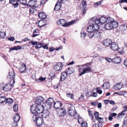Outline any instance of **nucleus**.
Returning a JSON list of instances; mask_svg holds the SVG:
<instances>
[{"label":"nucleus","mask_w":127,"mask_h":127,"mask_svg":"<svg viewBox=\"0 0 127 127\" xmlns=\"http://www.w3.org/2000/svg\"><path fill=\"white\" fill-rule=\"evenodd\" d=\"M97 120L99 123H102L103 121V119L100 117H98V118H97Z\"/></svg>","instance_id":"obj_44"},{"label":"nucleus","mask_w":127,"mask_h":127,"mask_svg":"<svg viewBox=\"0 0 127 127\" xmlns=\"http://www.w3.org/2000/svg\"><path fill=\"white\" fill-rule=\"evenodd\" d=\"M124 64L125 66L127 67V60H126L124 61Z\"/></svg>","instance_id":"obj_64"},{"label":"nucleus","mask_w":127,"mask_h":127,"mask_svg":"<svg viewBox=\"0 0 127 127\" xmlns=\"http://www.w3.org/2000/svg\"><path fill=\"white\" fill-rule=\"evenodd\" d=\"M120 48H119L118 49V50H117V51H119V53L121 54H124V52L123 51H120Z\"/></svg>","instance_id":"obj_61"},{"label":"nucleus","mask_w":127,"mask_h":127,"mask_svg":"<svg viewBox=\"0 0 127 127\" xmlns=\"http://www.w3.org/2000/svg\"><path fill=\"white\" fill-rule=\"evenodd\" d=\"M37 1L36 0H32L30 1L26 5H27L30 7H33L36 4Z\"/></svg>","instance_id":"obj_16"},{"label":"nucleus","mask_w":127,"mask_h":127,"mask_svg":"<svg viewBox=\"0 0 127 127\" xmlns=\"http://www.w3.org/2000/svg\"><path fill=\"white\" fill-rule=\"evenodd\" d=\"M99 88H96L93 89V91L96 90V92L99 94H101L102 92L101 90L98 89Z\"/></svg>","instance_id":"obj_38"},{"label":"nucleus","mask_w":127,"mask_h":127,"mask_svg":"<svg viewBox=\"0 0 127 127\" xmlns=\"http://www.w3.org/2000/svg\"><path fill=\"white\" fill-rule=\"evenodd\" d=\"M36 46L35 48L37 49H38L39 48H40L41 47L42 45H43V44L41 43H38L36 44Z\"/></svg>","instance_id":"obj_40"},{"label":"nucleus","mask_w":127,"mask_h":127,"mask_svg":"<svg viewBox=\"0 0 127 127\" xmlns=\"http://www.w3.org/2000/svg\"><path fill=\"white\" fill-rule=\"evenodd\" d=\"M82 3L83 6H86L87 5V2L86 1H82Z\"/></svg>","instance_id":"obj_57"},{"label":"nucleus","mask_w":127,"mask_h":127,"mask_svg":"<svg viewBox=\"0 0 127 127\" xmlns=\"http://www.w3.org/2000/svg\"><path fill=\"white\" fill-rule=\"evenodd\" d=\"M94 24H100V20L99 19H96L95 21H93Z\"/></svg>","instance_id":"obj_41"},{"label":"nucleus","mask_w":127,"mask_h":127,"mask_svg":"<svg viewBox=\"0 0 127 127\" xmlns=\"http://www.w3.org/2000/svg\"><path fill=\"white\" fill-rule=\"evenodd\" d=\"M89 23L91 25L93 28H94L95 31H97L99 28V26L98 25L95 24H94L93 19L90 20L89 21Z\"/></svg>","instance_id":"obj_12"},{"label":"nucleus","mask_w":127,"mask_h":127,"mask_svg":"<svg viewBox=\"0 0 127 127\" xmlns=\"http://www.w3.org/2000/svg\"><path fill=\"white\" fill-rule=\"evenodd\" d=\"M100 23L101 24L105 23L106 22H107L109 19L103 17H100Z\"/></svg>","instance_id":"obj_24"},{"label":"nucleus","mask_w":127,"mask_h":127,"mask_svg":"<svg viewBox=\"0 0 127 127\" xmlns=\"http://www.w3.org/2000/svg\"><path fill=\"white\" fill-rule=\"evenodd\" d=\"M124 109V110L122 111L121 112L118 114V116L119 117H122L123 116L126 114V112L127 111V105H124L122 106Z\"/></svg>","instance_id":"obj_13"},{"label":"nucleus","mask_w":127,"mask_h":127,"mask_svg":"<svg viewBox=\"0 0 127 127\" xmlns=\"http://www.w3.org/2000/svg\"><path fill=\"white\" fill-rule=\"evenodd\" d=\"M123 84L122 82H119L115 84L113 87H123Z\"/></svg>","instance_id":"obj_28"},{"label":"nucleus","mask_w":127,"mask_h":127,"mask_svg":"<svg viewBox=\"0 0 127 127\" xmlns=\"http://www.w3.org/2000/svg\"><path fill=\"white\" fill-rule=\"evenodd\" d=\"M94 114L95 116V117L96 119L98 118L99 116L98 113L96 112H95L94 113Z\"/></svg>","instance_id":"obj_48"},{"label":"nucleus","mask_w":127,"mask_h":127,"mask_svg":"<svg viewBox=\"0 0 127 127\" xmlns=\"http://www.w3.org/2000/svg\"><path fill=\"white\" fill-rule=\"evenodd\" d=\"M29 12L30 13H33L34 12V10L33 8H31L29 9Z\"/></svg>","instance_id":"obj_60"},{"label":"nucleus","mask_w":127,"mask_h":127,"mask_svg":"<svg viewBox=\"0 0 127 127\" xmlns=\"http://www.w3.org/2000/svg\"><path fill=\"white\" fill-rule=\"evenodd\" d=\"M8 39L9 40L11 41H13L15 40L14 37H9Z\"/></svg>","instance_id":"obj_55"},{"label":"nucleus","mask_w":127,"mask_h":127,"mask_svg":"<svg viewBox=\"0 0 127 127\" xmlns=\"http://www.w3.org/2000/svg\"><path fill=\"white\" fill-rule=\"evenodd\" d=\"M20 118L19 114H17L13 118L14 121L16 123V125L17 126V123L19 121Z\"/></svg>","instance_id":"obj_25"},{"label":"nucleus","mask_w":127,"mask_h":127,"mask_svg":"<svg viewBox=\"0 0 127 127\" xmlns=\"http://www.w3.org/2000/svg\"><path fill=\"white\" fill-rule=\"evenodd\" d=\"M87 32L89 33V34H91L92 33L94 32H95L94 28L91 25H90L88 27L87 29Z\"/></svg>","instance_id":"obj_20"},{"label":"nucleus","mask_w":127,"mask_h":127,"mask_svg":"<svg viewBox=\"0 0 127 127\" xmlns=\"http://www.w3.org/2000/svg\"><path fill=\"white\" fill-rule=\"evenodd\" d=\"M42 114L41 116L43 118H46L48 117L49 115V112L47 110L43 111V112L41 113Z\"/></svg>","instance_id":"obj_21"},{"label":"nucleus","mask_w":127,"mask_h":127,"mask_svg":"<svg viewBox=\"0 0 127 127\" xmlns=\"http://www.w3.org/2000/svg\"><path fill=\"white\" fill-rule=\"evenodd\" d=\"M30 43L32 44V45H34L38 43V42L37 41H31L30 42Z\"/></svg>","instance_id":"obj_52"},{"label":"nucleus","mask_w":127,"mask_h":127,"mask_svg":"<svg viewBox=\"0 0 127 127\" xmlns=\"http://www.w3.org/2000/svg\"><path fill=\"white\" fill-rule=\"evenodd\" d=\"M75 21L74 20H72L71 21L65 23L64 24H63L62 26L65 27L69 26L72 24L74 23Z\"/></svg>","instance_id":"obj_19"},{"label":"nucleus","mask_w":127,"mask_h":127,"mask_svg":"<svg viewBox=\"0 0 127 127\" xmlns=\"http://www.w3.org/2000/svg\"><path fill=\"white\" fill-rule=\"evenodd\" d=\"M110 86L109 83L107 82H105L102 86V87H109Z\"/></svg>","instance_id":"obj_35"},{"label":"nucleus","mask_w":127,"mask_h":127,"mask_svg":"<svg viewBox=\"0 0 127 127\" xmlns=\"http://www.w3.org/2000/svg\"><path fill=\"white\" fill-rule=\"evenodd\" d=\"M61 4L60 2H57L54 8V10L58 11L61 8Z\"/></svg>","instance_id":"obj_22"},{"label":"nucleus","mask_w":127,"mask_h":127,"mask_svg":"<svg viewBox=\"0 0 127 127\" xmlns=\"http://www.w3.org/2000/svg\"><path fill=\"white\" fill-rule=\"evenodd\" d=\"M68 106L69 107L67 112L69 115L73 116L75 119L78 118L79 115H78L75 110L74 107L72 106V104H68Z\"/></svg>","instance_id":"obj_2"},{"label":"nucleus","mask_w":127,"mask_h":127,"mask_svg":"<svg viewBox=\"0 0 127 127\" xmlns=\"http://www.w3.org/2000/svg\"><path fill=\"white\" fill-rule=\"evenodd\" d=\"M113 42L112 40L108 39H105L102 41V44L104 45L107 47L111 45Z\"/></svg>","instance_id":"obj_9"},{"label":"nucleus","mask_w":127,"mask_h":127,"mask_svg":"<svg viewBox=\"0 0 127 127\" xmlns=\"http://www.w3.org/2000/svg\"><path fill=\"white\" fill-rule=\"evenodd\" d=\"M58 115L62 117L65 115L66 113V111L65 108H61L58 111Z\"/></svg>","instance_id":"obj_11"},{"label":"nucleus","mask_w":127,"mask_h":127,"mask_svg":"<svg viewBox=\"0 0 127 127\" xmlns=\"http://www.w3.org/2000/svg\"><path fill=\"white\" fill-rule=\"evenodd\" d=\"M81 37L82 38H84L86 35V33L85 32L81 33Z\"/></svg>","instance_id":"obj_46"},{"label":"nucleus","mask_w":127,"mask_h":127,"mask_svg":"<svg viewBox=\"0 0 127 127\" xmlns=\"http://www.w3.org/2000/svg\"><path fill=\"white\" fill-rule=\"evenodd\" d=\"M111 21L112 25L113 28H116L117 27L118 25V23L116 21H114L111 18Z\"/></svg>","instance_id":"obj_29"},{"label":"nucleus","mask_w":127,"mask_h":127,"mask_svg":"<svg viewBox=\"0 0 127 127\" xmlns=\"http://www.w3.org/2000/svg\"><path fill=\"white\" fill-rule=\"evenodd\" d=\"M38 16L41 19H44L46 17L45 14L43 12H41L38 14Z\"/></svg>","instance_id":"obj_27"},{"label":"nucleus","mask_w":127,"mask_h":127,"mask_svg":"<svg viewBox=\"0 0 127 127\" xmlns=\"http://www.w3.org/2000/svg\"><path fill=\"white\" fill-rule=\"evenodd\" d=\"M102 107L101 104V103H99L98 104L97 107L99 108H101Z\"/></svg>","instance_id":"obj_62"},{"label":"nucleus","mask_w":127,"mask_h":127,"mask_svg":"<svg viewBox=\"0 0 127 127\" xmlns=\"http://www.w3.org/2000/svg\"><path fill=\"white\" fill-rule=\"evenodd\" d=\"M91 69V68L90 67L88 68H85L83 70V72H81L79 74V76H80L83 74H85L86 72L90 70Z\"/></svg>","instance_id":"obj_26"},{"label":"nucleus","mask_w":127,"mask_h":127,"mask_svg":"<svg viewBox=\"0 0 127 127\" xmlns=\"http://www.w3.org/2000/svg\"><path fill=\"white\" fill-rule=\"evenodd\" d=\"M66 96L70 98L71 99H72L74 97V95L70 93H67Z\"/></svg>","instance_id":"obj_36"},{"label":"nucleus","mask_w":127,"mask_h":127,"mask_svg":"<svg viewBox=\"0 0 127 127\" xmlns=\"http://www.w3.org/2000/svg\"><path fill=\"white\" fill-rule=\"evenodd\" d=\"M67 74H71L74 72V69L73 68L71 67L68 68L66 70Z\"/></svg>","instance_id":"obj_23"},{"label":"nucleus","mask_w":127,"mask_h":127,"mask_svg":"<svg viewBox=\"0 0 127 127\" xmlns=\"http://www.w3.org/2000/svg\"><path fill=\"white\" fill-rule=\"evenodd\" d=\"M88 36L89 37L91 38L94 36L97 38H99L101 36V33L97 31H95L94 32H92L91 34H89Z\"/></svg>","instance_id":"obj_5"},{"label":"nucleus","mask_w":127,"mask_h":127,"mask_svg":"<svg viewBox=\"0 0 127 127\" xmlns=\"http://www.w3.org/2000/svg\"><path fill=\"white\" fill-rule=\"evenodd\" d=\"M46 77L43 78L41 76L38 79L36 80L37 81H43L45 80Z\"/></svg>","instance_id":"obj_43"},{"label":"nucleus","mask_w":127,"mask_h":127,"mask_svg":"<svg viewBox=\"0 0 127 127\" xmlns=\"http://www.w3.org/2000/svg\"><path fill=\"white\" fill-rule=\"evenodd\" d=\"M62 105L61 102L59 101H57L54 104V107L56 109H59Z\"/></svg>","instance_id":"obj_15"},{"label":"nucleus","mask_w":127,"mask_h":127,"mask_svg":"<svg viewBox=\"0 0 127 127\" xmlns=\"http://www.w3.org/2000/svg\"><path fill=\"white\" fill-rule=\"evenodd\" d=\"M105 59L107 62H110L112 61L111 59L109 58H106Z\"/></svg>","instance_id":"obj_56"},{"label":"nucleus","mask_w":127,"mask_h":127,"mask_svg":"<svg viewBox=\"0 0 127 127\" xmlns=\"http://www.w3.org/2000/svg\"><path fill=\"white\" fill-rule=\"evenodd\" d=\"M94 91H93V90L92 91L93 95H91L92 96H93L94 97H96L97 95V94L96 93H95L94 92Z\"/></svg>","instance_id":"obj_47"},{"label":"nucleus","mask_w":127,"mask_h":127,"mask_svg":"<svg viewBox=\"0 0 127 127\" xmlns=\"http://www.w3.org/2000/svg\"><path fill=\"white\" fill-rule=\"evenodd\" d=\"M54 101L52 98H49V99L44 103L43 104L45 106V108L48 109L51 107V105L53 103Z\"/></svg>","instance_id":"obj_4"},{"label":"nucleus","mask_w":127,"mask_h":127,"mask_svg":"<svg viewBox=\"0 0 127 127\" xmlns=\"http://www.w3.org/2000/svg\"><path fill=\"white\" fill-rule=\"evenodd\" d=\"M102 2V0H101L98 2H95L94 4V5H97L98 6V5H100Z\"/></svg>","instance_id":"obj_49"},{"label":"nucleus","mask_w":127,"mask_h":127,"mask_svg":"<svg viewBox=\"0 0 127 127\" xmlns=\"http://www.w3.org/2000/svg\"><path fill=\"white\" fill-rule=\"evenodd\" d=\"M33 120L36 122V125L38 126H40L42 125L43 120L42 118H41L36 117V116L35 115L33 116Z\"/></svg>","instance_id":"obj_7"},{"label":"nucleus","mask_w":127,"mask_h":127,"mask_svg":"<svg viewBox=\"0 0 127 127\" xmlns=\"http://www.w3.org/2000/svg\"><path fill=\"white\" fill-rule=\"evenodd\" d=\"M47 1V0H41L40 4H45V3Z\"/></svg>","instance_id":"obj_53"},{"label":"nucleus","mask_w":127,"mask_h":127,"mask_svg":"<svg viewBox=\"0 0 127 127\" xmlns=\"http://www.w3.org/2000/svg\"><path fill=\"white\" fill-rule=\"evenodd\" d=\"M6 97L5 96H0V103H3L6 101Z\"/></svg>","instance_id":"obj_31"},{"label":"nucleus","mask_w":127,"mask_h":127,"mask_svg":"<svg viewBox=\"0 0 127 127\" xmlns=\"http://www.w3.org/2000/svg\"><path fill=\"white\" fill-rule=\"evenodd\" d=\"M5 104H7L9 105L11 104L13 102V100L12 99L10 98H7L6 99Z\"/></svg>","instance_id":"obj_30"},{"label":"nucleus","mask_w":127,"mask_h":127,"mask_svg":"<svg viewBox=\"0 0 127 127\" xmlns=\"http://www.w3.org/2000/svg\"><path fill=\"white\" fill-rule=\"evenodd\" d=\"M98 103V101H96L94 102H92L91 103V104L92 105L96 106L97 104V103Z\"/></svg>","instance_id":"obj_58"},{"label":"nucleus","mask_w":127,"mask_h":127,"mask_svg":"<svg viewBox=\"0 0 127 127\" xmlns=\"http://www.w3.org/2000/svg\"><path fill=\"white\" fill-rule=\"evenodd\" d=\"M81 123V127H87V124L86 122L83 121Z\"/></svg>","instance_id":"obj_39"},{"label":"nucleus","mask_w":127,"mask_h":127,"mask_svg":"<svg viewBox=\"0 0 127 127\" xmlns=\"http://www.w3.org/2000/svg\"><path fill=\"white\" fill-rule=\"evenodd\" d=\"M67 74L66 72H63L61 73L60 77V80L63 81L64 80L67 76Z\"/></svg>","instance_id":"obj_17"},{"label":"nucleus","mask_w":127,"mask_h":127,"mask_svg":"<svg viewBox=\"0 0 127 127\" xmlns=\"http://www.w3.org/2000/svg\"><path fill=\"white\" fill-rule=\"evenodd\" d=\"M111 22V18H110L105 25V28L107 30H110L113 28Z\"/></svg>","instance_id":"obj_8"},{"label":"nucleus","mask_w":127,"mask_h":127,"mask_svg":"<svg viewBox=\"0 0 127 127\" xmlns=\"http://www.w3.org/2000/svg\"><path fill=\"white\" fill-rule=\"evenodd\" d=\"M113 117L110 115L109 116L108 119L110 121H111L112 120Z\"/></svg>","instance_id":"obj_63"},{"label":"nucleus","mask_w":127,"mask_h":127,"mask_svg":"<svg viewBox=\"0 0 127 127\" xmlns=\"http://www.w3.org/2000/svg\"><path fill=\"white\" fill-rule=\"evenodd\" d=\"M118 46L115 42H112L110 48L111 50L114 51H116L118 50Z\"/></svg>","instance_id":"obj_14"},{"label":"nucleus","mask_w":127,"mask_h":127,"mask_svg":"<svg viewBox=\"0 0 127 127\" xmlns=\"http://www.w3.org/2000/svg\"><path fill=\"white\" fill-rule=\"evenodd\" d=\"M44 99L41 96H40L37 97L35 101V103L38 105H41V104H42L44 103Z\"/></svg>","instance_id":"obj_10"},{"label":"nucleus","mask_w":127,"mask_h":127,"mask_svg":"<svg viewBox=\"0 0 127 127\" xmlns=\"http://www.w3.org/2000/svg\"><path fill=\"white\" fill-rule=\"evenodd\" d=\"M14 3H12V6L14 8H16L19 5V3L17 2H16L15 3H14Z\"/></svg>","instance_id":"obj_42"},{"label":"nucleus","mask_w":127,"mask_h":127,"mask_svg":"<svg viewBox=\"0 0 127 127\" xmlns=\"http://www.w3.org/2000/svg\"><path fill=\"white\" fill-rule=\"evenodd\" d=\"M87 9V8L86 7H84L83 10V14L84 15L86 13V12Z\"/></svg>","instance_id":"obj_59"},{"label":"nucleus","mask_w":127,"mask_h":127,"mask_svg":"<svg viewBox=\"0 0 127 127\" xmlns=\"http://www.w3.org/2000/svg\"><path fill=\"white\" fill-rule=\"evenodd\" d=\"M17 46H15L13 47L12 48H10V49H9V52H10L12 50H17Z\"/></svg>","instance_id":"obj_45"},{"label":"nucleus","mask_w":127,"mask_h":127,"mask_svg":"<svg viewBox=\"0 0 127 127\" xmlns=\"http://www.w3.org/2000/svg\"><path fill=\"white\" fill-rule=\"evenodd\" d=\"M20 0H9V2L10 3H14V2L15 1H18Z\"/></svg>","instance_id":"obj_51"},{"label":"nucleus","mask_w":127,"mask_h":127,"mask_svg":"<svg viewBox=\"0 0 127 127\" xmlns=\"http://www.w3.org/2000/svg\"><path fill=\"white\" fill-rule=\"evenodd\" d=\"M65 23V20L63 19H61L57 21L56 22V24L58 25H61L62 24L64 23Z\"/></svg>","instance_id":"obj_32"},{"label":"nucleus","mask_w":127,"mask_h":127,"mask_svg":"<svg viewBox=\"0 0 127 127\" xmlns=\"http://www.w3.org/2000/svg\"><path fill=\"white\" fill-rule=\"evenodd\" d=\"M121 60V59L120 57H117L113 59L112 61L114 63L118 64L120 63Z\"/></svg>","instance_id":"obj_18"},{"label":"nucleus","mask_w":127,"mask_h":127,"mask_svg":"<svg viewBox=\"0 0 127 127\" xmlns=\"http://www.w3.org/2000/svg\"><path fill=\"white\" fill-rule=\"evenodd\" d=\"M18 105L16 104H15L13 106V110L15 112H17L18 111Z\"/></svg>","instance_id":"obj_37"},{"label":"nucleus","mask_w":127,"mask_h":127,"mask_svg":"<svg viewBox=\"0 0 127 127\" xmlns=\"http://www.w3.org/2000/svg\"><path fill=\"white\" fill-rule=\"evenodd\" d=\"M26 69V65L25 64H24V67H23L21 68H20L19 71L21 72V73H23L25 70Z\"/></svg>","instance_id":"obj_34"},{"label":"nucleus","mask_w":127,"mask_h":127,"mask_svg":"<svg viewBox=\"0 0 127 127\" xmlns=\"http://www.w3.org/2000/svg\"><path fill=\"white\" fill-rule=\"evenodd\" d=\"M6 33L4 32H0V38H3L5 36Z\"/></svg>","instance_id":"obj_33"},{"label":"nucleus","mask_w":127,"mask_h":127,"mask_svg":"<svg viewBox=\"0 0 127 127\" xmlns=\"http://www.w3.org/2000/svg\"><path fill=\"white\" fill-rule=\"evenodd\" d=\"M63 66V64L62 63L58 62L54 66V69L56 71H61Z\"/></svg>","instance_id":"obj_6"},{"label":"nucleus","mask_w":127,"mask_h":127,"mask_svg":"<svg viewBox=\"0 0 127 127\" xmlns=\"http://www.w3.org/2000/svg\"><path fill=\"white\" fill-rule=\"evenodd\" d=\"M124 124L125 125H127V118H126L124 119Z\"/></svg>","instance_id":"obj_54"},{"label":"nucleus","mask_w":127,"mask_h":127,"mask_svg":"<svg viewBox=\"0 0 127 127\" xmlns=\"http://www.w3.org/2000/svg\"><path fill=\"white\" fill-rule=\"evenodd\" d=\"M45 107V105H36L35 104H33L31 108V111L32 113H36L40 114L41 113Z\"/></svg>","instance_id":"obj_1"},{"label":"nucleus","mask_w":127,"mask_h":127,"mask_svg":"<svg viewBox=\"0 0 127 127\" xmlns=\"http://www.w3.org/2000/svg\"><path fill=\"white\" fill-rule=\"evenodd\" d=\"M89 114L90 117L92 118V119H93V113L91 111H89Z\"/></svg>","instance_id":"obj_50"},{"label":"nucleus","mask_w":127,"mask_h":127,"mask_svg":"<svg viewBox=\"0 0 127 127\" xmlns=\"http://www.w3.org/2000/svg\"><path fill=\"white\" fill-rule=\"evenodd\" d=\"M15 75L14 72L13 71L10 72L8 75V77L10 79H11L10 80V83L6 84L5 86H9L13 87L15 82L14 78H15Z\"/></svg>","instance_id":"obj_3"}]
</instances>
